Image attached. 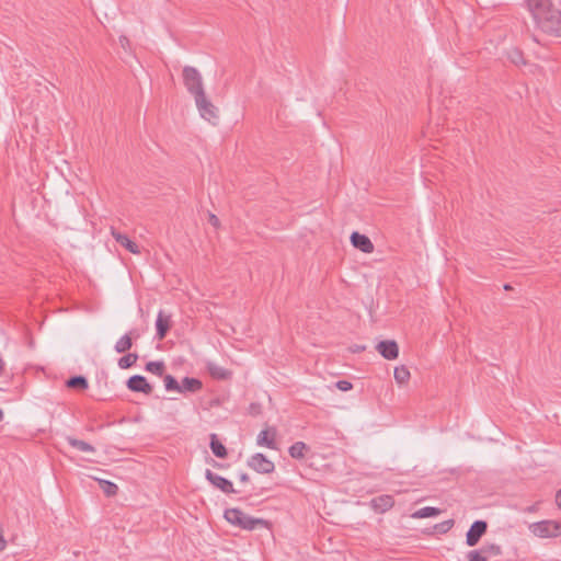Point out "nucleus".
<instances>
[{"label": "nucleus", "instance_id": "58836bf2", "mask_svg": "<svg viewBox=\"0 0 561 561\" xmlns=\"http://www.w3.org/2000/svg\"><path fill=\"white\" fill-rule=\"evenodd\" d=\"M239 478H240V481H242V482L249 481V476L247 473H241Z\"/></svg>", "mask_w": 561, "mask_h": 561}, {"label": "nucleus", "instance_id": "a211bd4d", "mask_svg": "<svg viewBox=\"0 0 561 561\" xmlns=\"http://www.w3.org/2000/svg\"><path fill=\"white\" fill-rule=\"evenodd\" d=\"M203 387V383L201 380L196 378H190L185 377L183 378L182 382L180 383V391L179 392H196L199 391Z\"/></svg>", "mask_w": 561, "mask_h": 561}, {"label": "nucleus", "instance_id": "aec40b11", "mask_svg": "<svg viewBox=\"0 0 561 561\" xmlns=\"http://www.w3.org/2000/svg\"><path fill=\"white\" fill-rule=\"evenodd\" d=\"M308 450L309 447L304 442H296L289 447L288 453L295 459H302Z\"/></svg>", "mask_w": 561, "mask_h": 561}, {"label": "nucleus", "instance_id": "ddd939ff", "mask_svg": "<svg viewBox=\"0 0 561 561\" xmlns=\"http://www.w3.org/2000/svg\"><path fill=\"white\" fill-rule=\"evenodd\" d=\"M351 242L353 247L359 249L364 253H371L374 251V244L370 239L365 234H360L359 232L352 233Z\"/></svg>", "mask_w": 561, "mask_h": 561}, {"label": "nucleus", "instance_id": "4be33fe9", "mask_svg": "<svg viewBox=\"0 0 561 561\" xmlns=\"http://www.w3.org/2000/svg\"><path fill=\"white\" fill-rule=\"evenodd\" d=\"M439 514H440V510L439 508L426 506V507H422V508L415 511L411 515V517L415 518V519H420V518H427V517H432V516H437Z\"/></svg>", "mask_w": 561, "mask_h": 561}, {"label": "nucleus", "instance_id": "7c9ffc66", "mask_svg": "<svg viewBox=\"0 0 561 561\" xmlns=\"http://www.w3.org/2000/svg\"><path fill=\"white\" fill-rule=\"evenodd\" d=\"M481 549L486 550L485 554L488 558H490L491 556H499L501 553V548L496 545L483 546Z\"/></svg>", "mask_w": 561, "mask_h": 561}, {"label": "nucleus", "instance_id": "423d86ee", "mask_svg": "<svg viewBox=\"0 0 561 561\" xmlns=\"http://www.w3.org/2000/svg\"><path fill=\"white\" fill-rule=\"evenodd\" d=\"M248 466L259 473H272L275 470V465L272 460L267 459L263 454L256 453L248 460Z\"/></svg>", "mask_w": 561, "mask_h": 561}, {"label": "nucleus", "instance_id": "4c0bfd02", "mask_svg": "<svg viewBox=\"0 0 561 561\" xmlns=\"http://www.w3.org/2000/svg\"><path fill=\"white\" fill-rule=\"evenodd\" d=\"M537 70H541V68L537 65H530L529 71L535 73Z\"/></svg>", "mask_w": 561, "mask_h": 561}, {"label": "nucleus", "instance_id": "a878e982", "mask_svg": "<svg viewBox=\"0 0 561 561\" xmlns=\"http://www.w3.org/2000/svg\"><path fill=\"white\" fill-rule=\"evenodd\" d=\"M508 59L516 66L527 65L522 50L513 48L507 53Z\"/></svg>", "mask_w": 561, "mask_h": 561}, {"label": "nucleus", "instance_id": "f03ea898", "mask_svg": "<svg viewBox=\"0 0 561 561\" xmlns=\"http://www.w3.org/2000/svg\"><path fill=\"white\" fill-rule=\"evenodd\" d=\"M224 516L231 525L245 530H253L257 526H266V522L264 519L249 516L239 508H228L225 511Z\"/></svg>", "mask_w": 561, "mask_h": 561}, {"label": "nucleus", "instance_id": "f8f14e48", "mask_svg": "<svg viewBox=\"0 0 561 561\" xmlns=\"http://www.w3.org/2000/svg\"><path fill=\"white\" fill-rule=\"evenodd\" d=\"M111 234L122 247L133 254H139L140 249L137 243L131 241L126 234L118 232L115 228L111 227Z\"/></svg>", "mask_w": 561, "mask_h": 561}, {"label": "nucleus", "instance_id": "f257e3e1", "mask_svg": "<svg viewBox=\"0 0 561 561\" xmlns=\"http://www.w3.org/2000/svg\"><path fill=\"white\" fill-rule=\"evenodd\" d=\"M537 30L561 36V11L551 0H525Z\"/></svg>", "mask_w": 561, "mask_h": 561}, {"label": "nucleus", "instance_id": "2f4dec72", "mask_svg": "<svg viewBox=\"0 0 561 561\" xmlns=\"http://www.w3.org/2000/svg\"><path fill=\"white\" fill-rule=\"evenodd\" d=\"M336 388L341 391H348L353 388V385L347 380H339L335 383Z\"/></svg>", "mask_w": 561, "mask_h": 561}, {"label": "nucleus", "instance_id": "7ed1b4c3", "mask_svg": "<svg viewBox=\"0 0 561 561\" xmlns=\"http://www.w3.org/2000/svg\"><path fill=\"white\" fill-rule=\"evenodd\" d=\"M183 82L193 96L205 92L202 75L194 67L185 66L183 68Z\"/></svg>", "mask_w": 561, "mask_h": 561}, {"label": "nucleus", "instance_id": "20e7f679", "mask_svg": "<svg viewBox=\"0 0 561 561\" xmlns=\"http://www.w3.org/2000/svg\"><path fill=\"white\" fill-rule=\"evenodd\" d=\"M533 535L539 538H553L561 535V523L556 520H541L529 526Z\"/></svg>", "mask_w": 561, "mask_h": 561}, {"label": "nucleus", "instance_id": "6ab92c4d", "mask_svg": "<svg viewBox=\"0 0 561 561\" xmlns=\"http://www.w3.org/2000/svg\"><path fill=\"white\" fill-rule=\"evenodd\" d=\"M66 440L68 442V444L71 447H73V448H76V449H78L80 451H83V453H94L95 451V448L91 444H89L87 442L77 439V438L71 437V436H67Z\"/></svg>", "mask_w": 561, "mask_h": 561}, {"label": "nucleus", "instance_id": "473e14b6", "mask_svg": "<svg viewBox=\"0 0 561 561\" xmlns=\"http://www.w3.org/2000/svg\"><path fill=\"white\" fill-rule=\"evenodd\" d=\"M453 526H454V520L453 519H448V520H445L442 524H439L437 526V528L439 529L440 533H446L449 529H451Z\"/></svg>", "mask_w": 561, "mask_h": 561}, {"label": "nucleus", "instance_id": "393cba45", "mask_svg": "<svg viewBox=\"0 0 561 561\" xmlns=\"http://www.w3.org/2000/svg\"><path fill=\"white\" fill-rule=\"evenodd\" d=\"M138 355L136 353H128L118 359V367L127 369L136 364Z\"/></svg>", "mask_w": 561, "mask_h": 561}, {"label": "nucleus", "instance_id": "b1692460", "mask_svg": "<svg viewBox=\"0 0 561 561\" xmlns=\"http://www.w3.org/2000/svg\"><path fill=\"white\" fill-rule=\"evenodd\" d=\"M68 388L85 390L88 388V380L83 376H75L67 380Z\"/></svg>", "mask_w": 561, "mask_h": 561}, {"label": "nucleus", "instance_id": "4468645a", "mask_svg": "<svg viewBox=\"0 0 561 561\" xmlns=\"http://www.w3.org/2000/svg\"><path fill=\"white\" fill-rule=\"evenodd\" d=\"M171 316L159 311L156 320L157 337L163 340L171 328Z\"/></svg>", "mask_w": 561, "mask_h": 561}, {"label": "nucleus", "instance_id": "c85d7f7f", "mask_svg": "<svg viewBox=\"0 0 561 561\" xmlns=\"http://www.w3.org/2000/svg\"><path fill=\"white\" fill-rule=\"evenodd\" d=\"M485 551L486 550H482V549L471 550L467 554V560L468 561H488L489 558L486 557Z\"/></svg>", "mask_w": 561, "mask_h": 561}, {"label": "nucleus", "instance_id": "c9c22d12", "mask_svg": "<svg viewBox=\"0 0 561 561\" xmlns=\"http://www.w3.org/2000/svg\"><path fill=\"white\" fill-rule=\"evenodd\" d=\"M209 222H210L213 226L217 227V226L219 225V219H218L215 215H210V217H209Z\"/></svg>", "mask_w": 561, "mask_h": 561}, {"label": "nucleus", "instance_id": "bb28decb", "mask_svg": "<svg viewBox=\"0 0 561 561\" xmlns=\"http://www.w3.org/2000/svg\"><path fill=\"white\" fill-rule=\"evenodd\" d=\"M99 483L105 495L114 496L117 494L118 486L115 483L107 480H99Z\"/></svg>", "mask_w": 561, "mask_h": 561}, {"label": "nucleus", "instance_id": "f3484780", "mask_svg": "<svg viewBox=\"0 0 561 561\" xmlns=\"http://www.w3.org/2000/svg\"><path fill=\"white\" fill-rule=\"evenodd\" d=\"M207 371L214 379L217 380H227L232 375L230 370L213 362L207 364Z\"/></svg>", "mask_w": 561, "mask_h": 561}, {"label": "nucleus", "instance_id": "dca6fc26", "mask_svg": "<svg viewBox=\"0 0 561 561\" xmlns=\"http://www.w3.org/2000/svg\"><path fill=\"white\" fill-rule=\"evenodd\" d=\"M139 337V333L136 330H131L125 335H123L121 339L117 340L115 343V351L117 353H126L129 351L133 346V339Z\"/></svg>", "mask_w": 561, "mask_h": 561}, {"label": "nucleus", "instance_id": "39448f33", "mask_svg": "<svg viewBox=\"0 0 561 561\" xmlns=\"http://www.w3.org/2000/svg\"><path fill=\"white\" fill-rule=\"evenodd\" d=\"M196 107L203 118L208 122L216 121L218 118L217 107L207 99L206 93H201L194 96Z\"/></svg>", "mask_w": 561, "mask_h": 561}, {"label": "nucleus", "instance_id": "412c9836", "mask_svg": "<svg viewBox=\"0 0 561 561\" xmlns=\"http://www.w3.org/2000/svg\"><path fill=\"white\" fill-rule=\"evenodd\" d=\"M210 449L218 458L227 457L226 447L219 442L216 434L210 435Z\"/></svg>", "mask_w": 561, "mask_h": 561}, {"label": "nucleus", "instance_id": "5701e85b", "mask_svg": "<svg viewBox=\"0 0 561 561\" xmlns=\"http://www.w3.org/2000/svg\"><path fill=\"white\" fill-rule=\"evenodd\" d=\"M410 370L405 366H399L394 368L393 377L399 385H404L410 379Z\"/></svg>", "mask_w": 561, "mask_h": 561}, {"label": "nucleus", "instance_id": "e433bc0d", "mask_svg": "<svg viewBox=\"0 0 561 561\" xmlns=\"http://www.w3.org/2000/svg\"><path fill=\"white\" fill-rule=\"evenodd\" d=\"M556 503L559 508H561V490H559L556 494Z\"/></svg>", "mask_w": 561, "mask_h": 561}, {"label": "nucleus", "instance_id": "9b49d317", "mask_svg": "<svg viewBox=\"0 0 561 561\" xmlns=\"http://www.w3.org/2000/svg\"><path fill=\"white\" fill-rule=\"evenodd\" d=\"M276 428L275 427H268L260 432L256 438V443L259 446H265L270 449H277L276 447Z\"/></svg>", "mask_w": 561, "mask_h": 561}, {"label": "nucleus", "instance_id": "a19ab883", "mask_svg": "<svg viewBox=\"0 0 561 561\" xmlns=\"http://www.w3.org/2000/svg\"><path fill=\"white\" fill-rule=\"evenodd\" d=\"M3 417V413H2V410L0 409V421L2 420Z\"/></svg>", "mask_w": 561, "mask_h": 561}, {"label": "nucleus", "instance_id": "1a4fd4ad", "mask_svg": "<svg viewBox=\"0 0 561 561\" xmlns=\"http://www.w3.org/2000/svg\"><path fill=\"white\" fill-rule=\"evenodd\" d=\"M127 387L129 390L135 391V392H142L146 394H150L152 392L151 385L148 383L146 378L140 375L131 376L127 380Z\"/></svg>", "mask_w": 561, "mask_h": 561}, {"label": "nucleus", "instance_id": "72a5a7b5", "mask_svg": "<svg viewBox=\"0 0 561 561\" xmlns=\"http://www.w3.org/2000/svg\"><path fill=\"white\" fill-rule=\"evenodd\" d=\"M7 547V541L4 539L3 533L0 529V552L3 551Z\"/></svg>", "mask_w": 561, "mask_h": 561}, {"label": "nucleus", "instance_id": "0eeeda50", "mask_svg": "<svg viewBox=\"0 0 561 561\" xmlns=\"http://www.w3.org/2000/svg\"><path fill=\"white\" fill-rule=\"evenodd\" d=\"M488 524L484 520H476L466 536V542L469 547L476 546L481 537L486 533Z\"/></svg>", "mask_w": 561, "mask_h": 561}, {"label": "nucleus", "instance_id": "6e6552de", "mask_svg": "<svg viewBox=\"0 0 561 561\" xmlns=\"http://www.w3.org/2000/svg\"><path fill=\"white\" fill-rule=\"evenodd\" d=\"M206 479L216 488L221 490L222 492L230 494L234 493V489L232 482L227 480L226 478L213 472L211 470H206Z\"/></svg>", "mask_w": 561, "mask_h": 561}, {"label": "nucleus", "instance_id": "ea45409f", "mask_svg": "<svg viewBox=\"0 0 561 561\" xmlns=\"http://www.w3.org/2000/svg\"><path fill=\"white\" fill-rule=\"evenodd\" d=\"M504 289L508 290V289H511V286L510 285H505Z\"/></svg>", "mask_w": 561, "mask_h": 561}, {"label": "nucleus", "instance_id": "c756f323", "mask_svg": "<svg viewBox=\"0 0 561 561\" xmlns=\"http://www.w3.org/2000/svg\"><path fill=\"white\" fill-rule=\"evenodd\" d=\"M164 387L168 391H180V383L176 379L171 375H165L164 378Z\"/></svg>", "mask_w": 561, "mask_h": 561}, {"label": "nucleus", "instance_id": "2eb2a0df", "mask_svg": "<svg viewBox=\"0 0 561 561\" xmlns=\"http://www.w3.org/2000/svg\"><path fill=\"white\" fill-rule=\"evenodd\" d=\"M394 505V500L391 495L385 494L374 497L370 501V506L379 513L389 511Z\"/></svg>", "mask_w": 561, "mask_h": 561}, {"label": "nucleus", "instance_id": "cd10ccee", "mask_svg": "<svg viewBox=\"0 0 561 561\" xmlns=\"http://www.w3.org/2000/svg\"><path fill=\"white\" fill-rule=\"evenodd\" d=\"M146 370L157 376H162L164 371L163 362H149L146 365Z\"/></svg>", "mask_w": 561, "mask_h": 561}, {"label": "nucleus", "instance_id": "9d476101", "mask_svg": "<svg viewBox=\"0 0 561 561\" xmlns=\"http://www.w3.org/2000/svg\"><path fill=\"white\" fill-rule=\"evenodd\" d=\"M376 350L386 359H396L399 356V347L394 341H381L377 344Z\"/></svg>", "mask_w": 561, "mask_h": 561}, {"label": "nucleus", "instance_id": "f704fd0d", "mask_svg": "<svg viewBox=\"0 0 561 561\" xmlns=\"http://www.w3.org/2000/svg\"><path fill=\"white\" fill-rule=\"evenodd\" d=\"M119 44L123 48H126L129 45V39L126 36L122 35L119 36Z\"/></svg>", "mask_w": 561, "mask_h": 561}]
</instances>
